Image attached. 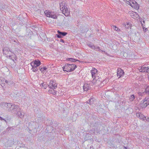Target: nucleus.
Masks as SVG:
<instances>
[{"mask_svg":"<svg viewBox=\"0 0 149 149\" xmlns=\"http://www.w3.org/2000/svg\"><path fill=\"white\" fill-rule=\"evenodd\" d=\"M12 110V113H15L18 117L22 118L24 116L25 113L23 112L18 105L15 106Z\"/></svg>","mask_w":149,"mask_h":149,"instance_id":"f257e3e1","label":"nucleus"},{"mask_svg":"<svg viewBox=\"0 0 149 149\" xmlns=\"http://www.w3.org/2000/svg\"><path fill=\"white\" fill-rule=\"evenodd\" d=\"M76 67L75 65L67 63L65 64L63 68L64 71L72 72L74 70Z\"/></svg>","mask_w":149,"mask_h":149,"instance_id":"f03ea898","label":"nucleus"},{"mask_svg":"<svg viewBox=\"0 0 149 149\" xmlns=\"http://www.w3.org/2000/svg\"><path fill=\"white\" fill-rule=\"evenodd\" d=\"M97 69L95 68H93V70H91L92 77L93 79V80L92 81L93 83H95V80H96V83H97V81H100V79L98 78V79H97L96 76L97 75Z\"/></svg>","mask_w":149,"mask_h":149,"instance_id":"7ed1b4c3","label":"nucleus"},{"mask_svg":"<svg viewBox=\"0 0 149 149\" xmlns=\"http://www.w3.org/2000/svg\"><path fill=\"white\" fill-rule=\"evenodd\" d=\"M44 13L45 15L47 17H51L52 18L56 19L57 17L56 15L54 13L48 10H45Z\"/></svg>","mask_w":149,"mask_h":149,"instance_id":"20e7f679","label":"nucleus"},{"mask_svg":"<svg viewBox=\"0 0 149 149\" xmlns=\"http://www.w3.org/2000/svg\"><path fill=\"white\" fill-rule=\"evenodd\" d=\"M91 48L93 49H95L96 50H97V49H98V50L100 52H104L105 53V51L103 50H102L100 49V47L98 46H95L94 45V44L91 42L88 43L87 44Z\"/></svg>","mask_w":149,"mask_h":149,"instance_id":"39448f33","label":"nucleus"},{"mask_svg":"<svg viewBox=\"0 0 149 149\" xmlns=\"http://www.w3.org/2000/svg\"><path fill=\"white\" fill-rule=\"evenodd\" d=\"M3 54H5L7 57H8L9 55L12 54V52L10 51L9 48L7 47H4L3 49Z\"/></svg>","mask_w":149,"mask_h":149,"instance_id":"423d86ee","label":"nucleus"},{"mask_svg":"<svg viewBox=\"0 0 149 149\" xmlns=\"http://www.w3.org/2000/svg\"><path fill=\"white\" fill-rule=\"evenodd\" d=\"M138 70L140 72L148 73L149 71V68L148 66L146 65H143L141 67H140L138 68Z\"/></svg>","mask_w":149,"mask_h":149,"instance_id":"0eeeda50","label":"nucleus"},{"mask_svg":"<svg viewBox=\"0 0 149 149\" xmlns=\"http://www.w3.org/2000/svg\"><path fill=\"white\" fill-rule=\"evenodd\" d=\"M57 84L55 81L53 80H51L48 85L49 88H57Z\"/></svg>","mask_w":149,"mask_h":149,"instance_id":"6e6552de","label":"nucleus"},{"mask_svg":"<svg viewBox=\"0 0 149 149\" xmlns=\"http://www.w3.org/2000/svg\"><path fill=\"white\" fill-rule=\"evenodd\" d=\"M3 103L4 104L5 106L7 108H9L10 109V110L12 112V110L14 108V107L15 106H17V105H16L15 104H13L12 105V103H7L3 102Z\"/></svg>","mask_w":149,"mask_h":149,"instance_id":"1a4fd4ad","label":"nucleus"},{"mask_svg":"<svg viewBox=\"0 0 149 149\" xmlns=\"http://www.w3.org/2000/svg\"><path fill=\"white\" fill-rule=\"evenodd\" d=\"M41 64V62L38 59L33 61L31 63V66H35L37 67L39 66Z\"/></svg>","mask_w":149,"mask_h":149,"instance_id":"9d476101","label":"nucleus"},{"mask_svg":"<svg viewBox=\"0 0 149 149\" xmlns=\"http://www.w3.org/2000/svg\"><path fill=\"white\" fill-rule=\"evenodd\" d=\"M129 5L134 8L136 9L139 8V6L138 4L134 0L133 1L132 0L131 4H130Z\"/></svg>","mask_w":149,"mask_h":149,"instance_id":"9b49d317","label":"nucleus"},{"mask_svg":"<svg viewBox=\"0 0 149 149\" xmlns=\"http://www.w3.org/2000/svg\"><path fill=\"white\" fill-rule=\"evenodd\" d=\"M58 34H56L57 37L58 38H62L63 36H66L67 34V33L62 32L58 30L57 31Z\"/></svg>","mask_w":149,"mask_h":149,"instance_id":"f8f14e48","label":"nucleus"},{"mask_svg":"<svg viewBox=\"0 0 149 149\" xmlns=\"http://www.w3.org/2000/svg\"><path fill=\"white\" fill-rule=\"evenodd\" d=\"M124 72L122 69L121 68H119L118 69L117 73V77L118 78H120L123 75Z\"/></svg>","mask_w":149,"mask_h":149,"instance_id":"ddd939ff","label":"nucleus"},{"mask_svg":"<svg viewBox=\"0 0 149 149\" xmlns=\"http://www.w3.org/2000/svg\"><path fill=\"white\" fill-rule=\"evenodd\" d=\"M136 116L139 118L140 119L144 120L146 118V117L144 116L140 112H138L136 113Z\"/></svg>","mask_w":149,"mask_h":149,"instance_id":"4468645a","label":"nucleus"},{"mask_svg":"<svg viewBox=\"0 0 149 149\" xmlns=\"http://www.w3.org/2000/svg\"><path fill=\"white\" fill-rule=\"evenodd\" d=\"M8 58L12 60L13 61H14V60H16L17 59V56L13 53L12 52V54H10V55H9L8 57Z\"/></svg>","mask_w":149,"mask_h":149,"instance_id":"2eb2a0df","label":"nucleus"},{"mask_svg":"<svg viewBox=\"0 0 149 149\" xmlns=\"http://www.w3.org/2000/svg\"><path fill=\"white\" fill-rule=\"evenodd\" d=\"M63 13L65 16H68L69 15V13L68 9L66 7H64V8L62 9Z\"/></svg>","mask_w":149,"mask_h":149,"instance_id":"dca6fc26","label":"nucleus"},{"mask_svg":"<svg viewBox=\"0 0 149 149\" xmlns=\"http://www.w3.org/2000/svg\"><path fill=\"white\" fill-rule=\"evenodd\" d=\"M49 89L48 91V93H49L52 94L53 95H55L57 91L55 90L56 88H49Z\"/></svg>","mask_w":149,"mask_h":149,"instance_id":"f3484780","label":"nucleus"},{"mask_svg":"<svg viewBox=\"0 0 149 149\" xmlns=\"http://www.w3.org/2000/svg\"><path fill=\"white\" fill-rule=\"evenodd\" d=\"M83 87L84 91H86L90 89V85L87 84H85Z\"/></svg>","mask_w":149,"mask_h":149,"instance_id":"a211bd4d","label":"nucleus"},{"mask_svg":"<svg viewBox=\"0 0 149 149\" xmlns=\"http://www.w3.org/2000/svg\"><path fill=\"white\" fill-rule=\"evenodd\" d=\"M60 6L61 10H62V9L66 7L65 1H63L60 4Z\"/></svg>","mask_w":149,"mask_h":149,"instance_id":"6ab92c4d","label":"nucleus"},{"mask_svg":"<svg viewBox=\"0 0 149 149\" xmlns=\"http://www.w3.org/2000/svg\"><path fill=\"white\" fill-rule=\"evenodd\" d=\"M95 100V99L93 98H91L87 101L88 103H89L90 104H92L93 103Z\"/></svg>","mask_w":149,"mask_h":149,"instance_id":"aec40b11","label":"nucleus"},{"mask_svg":"<svg viewBox=\"0 0 149 149\" xmlns=\"http://www.w3.org/2000/svg\"><path fill=\"white\" fill-rule=\"evenodd\" d=\"M145 100L143 102L144 106L145 107H146L149 104V100H146V98L145 99Z\"/></svg>","mask_w":149,"mask_h":149,"instance_id":"412c9836","label":"nucleus"},{"mask_svg":"<svg viewBox=\"0 0 149 149\" xmlns=\"http://www.w3.org/2000/svg\"><path fill=\"white\" fill-rule=\"evenodd\" d=\"M40 85L42 87H43L44 89H46L47 87V85L46 84H44L42 82V83H41Z\"/></svg>","mask_w":149,"mask_h":149,"instance_id":"4be33fe9","label":"nucleus"},{"mask_svg":"<svg viewBox=\"0 0 149 149\" xmlns=\"http://www.w3.org/2000/svg\"><path fill=\"white\" fill-rule=\"evenodd\" d=\"M67 60L70 61L72 62H76L77 61H79L78 60H76L75 59L72 58H69L67 59Z\"/></svg>","mask_w":149,"mask_h":149,"instance_id":"5701e85b","label":"nucleus"},{"mask_svg":"<svg viewBox=\"0 0 149 149\" xmlns=\"http://www.w3.org/2000/svg\"><path fill=\"white\" fill-rule=\"evenodd\" d=\"M32 67V68L31 69L32 71L33 72H36L38 70V68L37 67L35 66H31Z\"/></svg>","mask_w":149,"mask_h":149,"instance_id":"b1692460","label":"nucleus"},{"mask_svg":"<svg viewBox=\"0 0 149 149\" xmlns=\"http://www.w3.org/2000/svg\"><path fill=\"white\" fill-rule=\"evenodd\" d=\"M145 92L149 95V86H147L145 89Z\"/></svg>","mask_w":149,"mask_h":149,"instance_id":"393cba45","label":"nucleus"},{"mask_svg":"<svg viewBox=\"0 0 149 149\" xmlns=\"http://www.w3.org/2000/svg\"><path fill=\"white\" fill-rule=\"evenodd\" d=\"M112 27L114 29L117 31H119L120 30V29L119 28L115 26L112 25Z\"/></svg>","mask_w":149,"mask_h":149,"instance_id":"a878e982","label":"nucleus"},{"mask_svg":"<svg viewBox=\"0 0 149 149\" xmlns=\"http://www.w3.org/2000/svg\"><path fill=\"white\" fill-rule=\"evenodd\" d=\"M135 98L134 96V95H132L130 96L129 99L130 101H133Z\"/></svg>","mask_w":149,"mask_h":149,"instance_id":"bb28decb","label":"nucleus"},{"mask_svg":"<svg viewBox=\"0 0 149 149\" xmlns=\"http://www.w3.org/2000/svg\"><path fill=\"white\" fill-rule=\"evenodd\" d=\"M131 27V24L129 23H127L125 25V27L127 28L128 29L129 28Z\"/></svg>","mask_w":149,"mask_h":149,"instance_id":"cd10ccee","label":"nucleus"},{"mask_svg":"<svg viewBox=\"0 0 149 149\" xmlns=\"http://www.w3.org/2000/svg\"><path fill=\"white\" fill-rule=\"evenodd\" d=\"M90 133L91 134H93L95 133V129H93L92 130H90Z\"/></svg>","mask_w":149,"mask_h":149,"instance_id":"c85d7f7f","label":"nucleus"},{"mask_svg":"<svg viewBox=\"0 0 149 149\" xmlns=\"http://www.w3.org/2000/svg\"><path fill=\"white\" fill-rule=\"evenodd\" d=\"M131 1H132V0H125V1H126L127 3L129 5L130 4H131Z\"/></svg>","mask_w":149,"mask_h":149,"instance_id":"c756f323","label":"nucleus"},{"mask_svg":"<svg viewBox=\"0 0 149 149\" xmlns=\"http://www.w3.org/2000/svg\"><path fill=\"white\" fill-rule=\"evenodd\" d=\"M145 105L144 104L143 102H142V103L141 104L140 106L141 107L143 108H145L146 107H145L144 106Z\"/></svg>","mask_w":149,"mask_h":149,"instance_id":"7c9ffc66","label":"nucleus"},{"mask_svg":"<svg viewBox=\"0 0 149 149\" xmlns=\"http://www.w3.org/2000/svg\"><path fill=\"white\" fill-rule=\"evenodd\" d=\"M4 81L6 83L8 84H8L9 81L8 80H5V79H3V82L4 83Z\"/></svg>","mask_w":149,"mask_h":149,"instance_id":"2f4dec72","label":"nucleus"},{"mask_svg":"<svg viewBox=\"0 0 149 149\" xmlns=\"http://www.w3.org/2000/svg\"><path fill=\"white\" fill-rule=\"evenodd\" d=\"M145 23V22L144 21H143V23H142V22H141V25H142V28H143V29H144V26L143 25V24H144Z\"/></svg>","mask_w":149,"mask_h":149,"instance_id":"473e14b6","label":"nucleus"},{"mask_svg":"<svg viewBox=\"0 0 149 149\" xmlns=\"http://www.w3.org/2000/svg\"><path fill=\"white\" fill-rule=\"evenodd\" d=\"M10 120V118H7V119L6 120V119H4V120H4L5 121L6 123H7L8 122L7 120Z\"/></svg>","mask_w":149,"mask_h":149,"instance_id":"72a5a7b5","label":"nucleus"},{"mask_svg":"<svg viewBox=\"0 0 149 149\" xmlns=\"http://www.w3.org/2000/svg\"><path fill=\"white\" fill-rule=\"evenodd\" d=\"M39 69L40 70V71L42 72H43L44 71L43 68H39Z\"/></svg>","mask_w":149,"mask_h":149,"instance_id":"f704fd0d","label":"nucleus"},{"mask_svg":"<svg viewBox=\"0 0 149 149\" xmlns=\"http://www.w3.org/2000/svg\"><path fill=\"white\" fill-rule=\"evenodd\" d=\"M60 42H63V43H64V41L62 39H60Z\"/></svg>","mask_w":149,"mask_h":149,"instance_id":"c9c22d12","label":"nucleus"},{"mask_svg":"<svg viewBox=\"0 0 149 149\" xmlns=\"http://www.w3.org/2000/svg\"><path fill=\"white\" fill-rule=\"evenodd\" d=\"M43 68V69H44V70H46L47 69V68L46 67H44Z\"/></svg>","mask_w":149,"mask_h":149,"instance_id":"e433bc0d","label":"nucleus"},{"mask_svg":"<svg viewBox=\"0 0 149 149\" xmlns=\"http://www.w3.org/2000/svg\"><path fill=\"white\" fill-rule=\"evenodd\" d=\"M0 119L1 120H4V119L3 118L1 117L0 116Z\"/></svg>","mask_w":149,"mask_h":149,"instance_id":"4c0bfd02","label":"nucleus"},{"mask_svg":"<svg viewBox=\"0 0 149 149\" xmlns=\"http://www.w3.org/2000/svg\"><path fill=\"white\" fill-rule=\"evenodd\" d=\"M148 78L149 79V73H148Z\"/></svg>","mask_w":149,"mask_h":149,"instance_id":"58836bf2","label":"nucleus"},{"mask_svg":"<svg viewBox=\"0 0 149 149\" xmlns=\"http://www.w3.org/2000/svg\"><path fill=\"white\" fill-rule=\"evenodd\" d=\"M146 29H145L144 30V32H145L146 31Z\"/></svg>","mask_w":149,"mask_h":149,"instance_id":"ea45409f","label":"nucleus"},{"mask_svg":"<svg viewBox=\"0 0 149 149\" xmlns=\"http://www.w3.org/2000/svg\"><path fill=\"white\" fill-rule=\"evenodd\" d=\"M17 41V40H14V42H16V41Z\"/></svg>","mask_w":149,"mask_h":149,"instance_id":"a19ab883","label":"nucleus"},{"mask_svg":"<svg viewBox=\"0 0 149 149\" xmlns=\"http://www.w3.org/2000/svg\"><path fill=\"white\" fill-rule=\"evenodd\" d=\"M124 1H125V0H124Z\"/></svg>","mask_w":149,"mask_h":149,"instance_id":"79ce46f5","label":"nucleus"},{"mask_svg":"<svg viewBox=\"0 0 149 149\" xmlns=\"http://www.w3.org/2000/svg\"><path fill=\"white\" fill-rule=\"evenodd\" d=\"M1 80V79H0V80Z\"/></svg>","mask_w":149,"mask_h":149,"instance_id":"37998d69","label":"nucleus"}]
</instances>
